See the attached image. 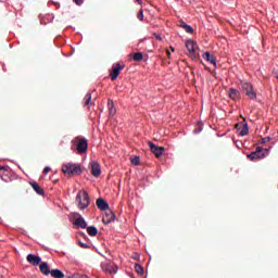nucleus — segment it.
<instances>
[{"mask_svg": "<svg viewBox=\"0 0 278 278\" xmlns=\"http://www.w3.org/2000/svg\"><path fill=\"white\" fill-rule=\"evenodd\" d=\"M76 205L79 210H86L90 205V195L86 190H80L76 195Z\"/></svg>", "mask_w": 278, "mask_h": 278, "instance_id": "1", "label": "nucleus"}, {"mask_svg": "<svg viewBox=\"0 0 278 278\" xmlns=\"http://www.w3.org/2000/svg\"><path fill=\"white\" fill-rule=\"evenodd\" d=\"M64 175H79L81 173V166L75 163H65L61 168Z\"/></svg>", "mask_w": 278, "mask_h": 278, "instance_id": "2", "label": "nucleus"}, {"mask_svg": "<svg viewBox=\"0 0 278 278\" xmlns=\"http://www.w3.org/2000/svg\"><path fill=\"white\" fill-rule=\"evenodd\" d=\"M240 88L242 92H244V94L249 97V99L251 100L257 99V93L255 92V89H253V85L251 83L241 81Z\"/></svg>", "mask_w": 278, "mask_h": 278, "instance_id": "3", "label": "nucleus"}, {"mask_svg": "<svg viewBox=\"0 0 278 278\" xmlns=\"http://www.w3.org/2000/svg\"><path fill=\"white\" fill-rule=\"evenodd\" d=\"M71 220L73 225H75V227H78L79 229H86V227H88L86 219L79 213H72Z\"/></svg>", "mask_w": 278, "mask_h": 278, "instance_id": "4", "label": "nucleus"}, {"mask_svg": "<svg viewBox=\"0 0 278 278\" xmlns=\"http://www.w3.org/2000/svg\"><path fill=\"white\" fill-rule=\"evenodd\" d=\"M266 153H268V150H264L263 148L257 147L256 151L250 153L248 157L252 162H255V160H263V157H266Z\"/></svg>", "mask_w": 278, "mask_h": 278, "instance_id": "5", "label": "nucleus"}, {"mask_svg": "<svg viewBox=\"0 0 278 278\" xmlns=\"http://www.w3.org/2000/svg\"><path fill=\"white\" fill-rule=\"evenodd\" d=\"M101 268L103 273H106L108 275H116V273H118V266H116V264L114 263H110V262L101 263Z\"/></svg>", "mask_w": 278, "mask_h": 278, "instance_id": "6", "label": "nucleus"}, {"mask_svg": "<svg viewBox=\"0 0 278 278\" xmlns=\"http://www.w3.org/2000/svg\"><path fill=\"white\" fill-rule=\"evenodd\" d=\"M75 142H77V153L79 155H81L88 151V140L86 138L77 137L75 139Z\"/></svg>", "mask_w": 278, "mask_h": 278, "instance_id": "7", "label": "nucleus"}, {"mask_svg": "<svg viewBox=\"0 0 278 278\" xmlns=\"http://www.w3.org/2000/svg\"><path fill=\"white\" fill-rule=\"evenodd\" d=\"M186 48L191 58H197V51H199V43H197V41L192 39L187 40Z\"/></svg>", "mask_w": 278, "mask_h": 278, "instance_id": "8", "label": "nucleus"}, {"mask_svg": "<svg viewBox=\"0 0 278 278\" xmlns=\"http://www.w3.org/2000/svg\"><path fill=\"white\" fill-rule=\"evenodd\" d=\"M89 164L91 167V175L93 177H99L101 175V164L97 161H91Z\"/></svg>", "mask_w": 278, "mask_h": 278, "instance_id": "9", "label": "nucleus"}, {"mask_svg": "<svg viewBox=\"0 0 278 278\" xmlns=\"http://www.w3.org/2000/svg\"><path fill=\"white\" fill-rule=\"evenodd\" d=\"M148 144H149L150 151L152 153H154V155L156 157H162V153H164V148H160V147L155 146V143H153L151 141H149Z\"/></svg>", "mask_w": 278, "mask_h": 278, "instance_id": "10", "label": "nucleus"}, {"mask_svg": "<svg viewBox=\"0 0 278 278\" xmlns=\"http://www.w3.org/2000/svg\"><path fill=\"white\" fill-rule=\"evenodd\" d=\"M122 71H123V66L121 64L113 65V68L110 73L112 81H115V79L118 78V75H121Z\"/></svg>", "mask_w": 278, "mask_h": 278, "instance_id": "11", "label": "nucleus"}, {"mask_svg": "<svg viewBox=\"0 0 278 278\" xmlns=\"http://www.w3.org/2000/svg\"><path fill=\"white\" fill-rule=\"evenodd\" d=\"M237 129L239 131V136H247L249 134V125L244 119L243 123L237 125Z\"/></svg>", "mask_w": 278, "mask_h": 278, "instance_id": "12", "label": "nucleus"}, {"mask_svg": "<svg viewBox=\"0 0 278 278\" xmlns=\"http://www.w3.org/2000/svg\"><path fill=\"white\" fill-rule=\"evenodd\" d=\"M26 260L29 264H33V266H38L40 262H42V258H40V256L35 254H28Z\"/></svg>", "mask_w": 278, "mask_h": 278, "instance_id": "13", "label": "nucleus"}, {"mask_svg": "<svg viewBox=\"0 0 278 278\" xmlns=\"http://www.w3.org/2000/svg\"><path fill=\"white\" fill-rule=\"evenodd\" d=\"M39 269H40V273H42V275H46V276L51 275V269L49 268V263L47 262H42L41 264H39Z\"/></svg>", "mask_w": 278, "mask_h": 278, "instance_id": "14", "label": "nucleus"}, {"mask_svg": "<svg viewBox=\"0 0 278 278\" xmlns=\"http://www.w3.org/2000/svg\"><path fill=\"white\" fill-rule=\"evenodd\" d=\"M114 222V213L111 211L106 212L105 215L102 217V223L104 225H110V223Z\"/></svg>", "mask_w": 278, "mask_h": 278, "instance_id": "15", "label": "nucleus"}, {"mask_svg": "<svg viewBox=\"0 0 278 278\" xmlns=\"http://www.w3.org/2000/svg\"><path fill=\"white\" fill-rule=\"evenodd\" d=\"M97 206L99 207V210L105 212V210H109L110 204H108V202H105V200H103L102 198H99L97 200Z\"/></svg>", "mask_w": 278, "mask_h": 278, "instance_id": "16", "label": "nucleus"}, {"mask_svg": "<svg viewBox=\"0 0 278 278\" xmlns=\"http://www.w3.org/2000/svg\"><path fill=\"white\" fill-rule=\"evenodd\" d=\"M228 94L232 99V101H238V99H240V91L235 88H231Z\"/></svg>", "mask_w": 278, "mask_h": 278, "instance_id": "17", "label": "nucleus"}, {"mask_svg": "<svg viewBox=\"0 0 278 278\" xmlns=\"http://www.w3.org/2000/svg\"><path fill=\"white\" fill-rule=\"evenodd\" d=\"M203 58H205L206 62H210V64H213V66H216V59L210 52H205L203 54Z\"/></svg>", "mask_w": 278, "mask_h": 278, "instance_id": "18", "label": "nucleus"}, {"mask_svg": "<svg viewBox=\"0 0 278 278\" xmlns=\"http://www.w3.org/2000/svg\"><path fill=\"white\" fill-rule=\"evenodd\" d=\"M50 275L51 277H54V278H64V273H62V270L60 269H52L50 271Z\"/></svg>", "mask_w": 278, "mask_h": 278, "instance_id": "19", "label": "nucleus"}, {"mask_svg": "<svg viewBox=\"0 0 278 278\" xmlns=\"http://www.w3.org/2000/svg\"><path fill=\"white\" fill-rule=\"evenodd\" d=\"M31 188L37 192V194H45V191L38 186V182H30Z\"/></svg>", "mask_w": 278, "mask_h": 278, "instance_id": "20", "label": "nucleus"}, {"mask_svg": "<svg viewBox=\"0 0 278 278\" xmlns=\"http://www.w3.org/2000/svg\"><path fill=\"white\" fill-rule=\"evenodd\" d=\"M108 108H109V116H114V114H116V111L114 110V101L109 100Z\"/></svg>", "mask_w": 278, "mask_h": 278, "instance_id": "21", "label": "nucleus"}, {"mask_svg": "<svg viewBox=\"0 0 278 278\" xmlns=\"http://www.w3.org/2000/svg\"><path fill=\"white\" fill-rule=\"evenodd\" d=\"M87 233L88 236H97V233H99V230L97 229V227L94 226H90V227H87Z\"/></svg>", "mask_w": 278, "mask_h": 278, "instance_id": "22", "label": "nucleus"}, {"mask_svg": "<svg viewBox=\"0 0 278 278\" xmlns=\"http://www.w3.org/2000/svg\"><path fill=\"white\" fill-rule=\"evenodd\" d=\"M144 55H142L141 52H136L132 56V59L135 60V62H142Z\"/></svg>", "mask_w": 278, "mask_h": 278, "instance_id": "23", "label": "nucleus"}, {"mask_svg": "<svg viewBox=\"0 0 278 278\" xmlns=\"http://www.w3.org/2000/svg\"><path fill=\"white\" fill-rule=\"evenodd\" d=\"M85 105H90V101H92V94L87 93L84 98Z\"/></svg>", "mask_w": 278, "mask_h": 278, "instance_id": "24", "label": "nucleus"}, {"mask_svg": "<svg viewBox=\"0 0 278 278\" xmlns=\"http://www.w3.org/2000/svg\"><path fill=\"white\" fill-rule=\"evenodd\" d=\"M135 270L138 275H142V273H144V268L142 267V265H135Z\"/></svg>", "mask_w": 278, "mask_h": 278, "instance_id": "25", "label": "nucleus"}, {"mask_svg": "<svg viewBox=\"0 0 278 278\" xmlns=\"http://www.w3.org/2000/svg\"><path fill=\"white\" fill-rule=\"evenodd\" d=\"M137 18H139V21H144V11L140 10L137 14Z\"/></svg>", "mask_w": 278, "mask_h": 278, "instance_id": "26", "label": "nucleus"}, {"mask_svg": "<svg viewBox=\"0 0 278 278\" xmlns=\"http://www.w3.org/2000/svg\"><path fill=\"white\" fill-rule=\"evenodd\" d=\"M131 164H134L135 166H138V164H140V157L135 156L134 159H131Z\"/></svg>", "mask_w": 278, "mask_h": 278, "instance_id": "27", "label": "nucleus"}, {"mask_svg": "<svg viewBox=\"0 0 278 278\" xmlns=\"http://www.w3.org/2000/svg\"><path fill=\"white\" fill-rule=\"evenodd\" d=\"M185 31H187V34H192L194 29H192V26L190 25H185Z\"/></svg>", "mask_w": 278, "mask_h": 278, "instance_id": "28", "label": "nucleus"}, {"mask_svg": "<svg viewBox=\"0 0 278 278\" xmlns=\"http://www.w3.org/2000/svg\"><path fill=\"white\" fill-rule=\"evenodd\" d=\"M49 173H51V167L47 166L43 168V175H48Z\"/></svg>", "mask_w": 278, "mask_h": 278, "instance_id": "29", "label": "nucleus"}, {"mask_svg": "<svg viewBox=\"0 0 278 278\" xmlns=\"http://www.w3.org/2000/svg\"><path fill=\"white\" fill-rule=\"evenodd\" d=\"M268 140H270V137L263 138L261 141V144H266V142H268Z\"/></svg>", "mask_w": 278, "mask_h": 278, "instance_id": "30", "label": "nucleus"}, {"mask_svg": "<svg viewBox=\"0 0 278 278\" xmlns=\"http://www.w3.org/2000/svg\"><path fill=\"white\" fill-rule=\"evenodd\" d=\"M74 3H76V5H81V3H84V0H74Z\"/></svg>", "mask_w": 278, "mask_h": 278, "instance_id": "31", "label": "nucleus"}, {"mask_svg": "<svg viewBox=\"0 0 278 278\" xmlns=\"http://www.w3.org/2000/svg\"><path fill=\"white\" fill-rule=\"evenodd\" d=\"M154 37L156 38V40L162 41V36H161L160 34H155V33H154Z\"/></svg>", "mask_w": 278, "mask_h": 278, "instance_id": "32", "label": "nucleus"}, {"mask_svg": "<svg viewBox=\"0 0 278 278\" xmlns=\"http://www.w3.org/2000/svg\"><path fill=\"white\" fill-rule=\"evenodd\" d=\"M79 245L83 248V249H88V244L84 243V242H79Z\"/></svg>", "mask_w": 278, "mask_h": 278, "instance_id": "33", "label": "nucleus"}, {"mask_svg": "<svg viewBox=\"0 0 278 278\" xmlns=\"http://www.w3.org/2000/svg\"><path fill=\"white\" fill-rule=\"evenodd\" d=\"M203 131V128L195 129V134H201Z\"/></svg>", "mask_w": 278, "mask_h": 278, "instance_id": "34", "label": "nucleus"}, {"mask_svg": "<svg viewBox=\"0 0 278 278\" xmlns=\"http://www.w3.org/2000/svg\"><path fill=\"white\" fill-rule=\"evenodd\" d=\"M186 25H188V24H186V22H182V23L180 24V26H182L184 29H186Z\"/></svg>", "mask_w": 278, "mask_h": 278, "instance_id": "35", "label": "nucleus"}, {"mask_svg": "<svg viewBox=\"0 0 278 278\" xmlns=\"http://www.w3.org/2000/svg\"><path fill=\"white\" fill-rule=\"evenodd\" d=\"M167 58H170V50H166Z\"/></svg>", "mask_w": 278, "mask_h": 278, "instance_id": "36", "label": "nucleus"}, {"mask_svg": "<svg viewBox=\"0 0 278 278\" xmlns=\"http://www.w3.org/2000/svg\"><path fill=\"white\" fill-rule=\"evenodd\" d=\"M172 51H175V48L170 47Z\"/></svg>", "mask_w": 278, "mask_h": 278, "instance_id": "37", "label": "nucleus"}, {"mask_svg": "<svg viewBox=\"0 0 278 278\" xmlns=\"http://www.w3.org/2000/svg\"><path fill=\"white\" fill-rule=\"evenodd\" d=\"M276 79H278V74L276 73Z\"/></svg>", "mask_w": 278, "mask_h": 278, "instance_id": "38", "label": "nucleus"}, {"mask_svg": "<svg viewBox=\"0 0 278 278\" xmlns=\"http://www.w3.org/2000/svg\"><path fill=\"white\" fill-rule=\"evenodd\" d=\"M143 41H144V39H141V40H140V42H143Z\"/></svg>", "mask_w": 278, "mask_h": 278, "instance_id": "39", "label": "nucleus"}]
</instances>
